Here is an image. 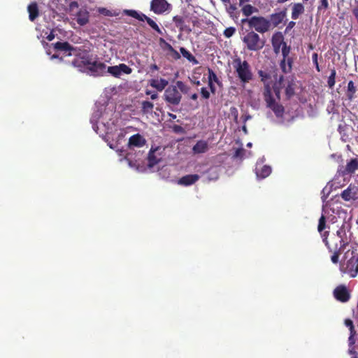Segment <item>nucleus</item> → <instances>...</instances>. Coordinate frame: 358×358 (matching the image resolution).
Listing matches in <instances>:
<instances>
[{
	"label": "nucleus",
	"instance_id": "nucleus-25",
	"mask_svg": "<svg viewBox=\"0 0 358 358\" xmlns=\"http://www.w3.org/2000/svg\"><path fill=\"white\" fill-rule=\"evenodd\" d=\"M286 44L284 41L283 37L282 35L276 36L274 35L272 38V45L273 48L274 52L277 54L280 52V49Z\"/></svg>",
	"mask_w": 358,
	"mask_h": 358
},
{
	"label": "nucleus",
	"instance_id": "nucleus-44",
	"mask_svg": "<svg viewBox=\"0 0 358 358\" xmlns=\"http://www.w3.org/2000/svg\"><path fill=\"white\" fill-rule=\"evenodd\" d=\"M290 50H291V48L290 46H288L286 44H284V45L282 47V59H287L288 57V55L290 52Z\"/></svg>",
	"mask_w": 358,
	"mask_h": 358
},
{
	"label": "nucleus",
	"instance_id": "nucleus-9",
	"mask_svg": "<svg viewBox=\"0 0 358 358\" xmlns=\"http://www.w3.org/2000/svg\"><path fill=\"white\" fill-rule=\"evenodd\" d=\"M164 151V148L157 146L156 148L152 147L149 151L148 155V166L149 167H153L159 163L162 158V153Z\"/></svg>",
	"mask_w": 358,
	"mask_h": 358
},
{
	"label": "nucleus",
	"instance_id": "nucleus-8",
	"mask_svg": "<svg viewBox=\"0 0 358 358\" xmlns=\"http://www.w3.org/2000/svg\"><path fill=\"white\" fill-rule=\"evenodd\" d=\"M93 55L85 52L79 56L78 58L75 59L72 62V65L78 69L80 71L83 72L94 61Z\"/></svg>",
	"mask_w": 358,
	"mask_h": 358
},
{
	"label": "nucleus",
	"instance_id": "nucleus-51",
	"mask_svg": "<svg viewBox=\"0 0 358 358\" xmlns=\"http://www.w3.org/2000/svg\"><path fill=\"white\" fill-rule=\"evenodd\" d=\"M236 9L237 8L235 4H229V7L227 8V11L232 17Z\"/></svg>",
	"mask_w": 358,
	"mask_h": 358
},
{
	"label": "nucleus",
	"instance_id": "nucleus-61",
	"mask_svg": "<svg viewBox=\"0 0 358 358\" xmlns=\"http://www.w3.org/2000/svg\"><path fill=\"white\" fill-rule=\"evenodd\" d=\"M159 66L156 64H152L150 66V69L151 71H158L159 70Z\"/></svg>",
	"mask_w": 358,
	"mask_h": 358
},
{
	"label": "nucleus",
	"instance_id": "nucleus-40",
	"mask_svg": "<svg viewBox=\"0 0 358 358\" xmlns=\"http://www.w3.org/2000/svg\"><path fill=\"white\" fill-rule=\"evenodd\" d=\"M107 72L116 78H118L120 76L119 65L108 66V69H107Z\"/></svg>",
	"mask_w": 358,
	"mask_h": 358
},
{
	"label": "nucleus",
	"instance_id": "nucleus-64",
	"mask_svg": "<svg viewBox=\"0 0 358 358\" xmlns=\"http://www.w3.org/2000/svg\"><path fill=\"white\" fill-rule=\"evenodd\" d=\"M190 99L194 100V101H196L198 99V94L196 93H194L192 94L191 96H190Z\"/></svg>",
	"mask_w": 358,
	"mask_h": 358
},
{
	"label": "nucleus",
	"instance_id": "nucleus-42",
	"mask_svg": "<svg viewBox=\"0 0 358 358\" xmlns=\"http://www.w3.org/2000/svg\"><path fill=\"white\" fill-rule=\"evenodd\" d=\"M325 227H326V218L324 215H322V216L320 217V218L319 220V223H318V227H317L318 231L320 233H322V231L325 229ZM322 234H321V235Z\"/></svg>",
	"mask_w": 358,
	"mask_h": 358
},
{
	"label": "nucleus",
	"instance_id": "nucleus-28",
	"mask_svg": "<svg viewBox=\"0 0 358 358\" xmlns=\"http://www.w3.org/2000/svg\"><path fill=\"white\" fill-rule=\"evenodd\" d=\"M357 92V87L352 80H350L348 83L347 90L345 95L349 101H352L355 99V94Z\"/></svg>",
	"mask_w": 358,
	"mask_h": 358
},
{
	"label": "nucleus",
	"instance_id": "nucleus-47",
	"mask_svg": "<svg viewBox=\"0 0 358 358\" xmlns=\"http://www.w3.org/2000/svg\"><path fill=\"white\" fill-rule=\"evenodd\" d=\"M329 8L328 0H320V5L318 6V10H327Z\"/></svg>",
	"mask_w": 358,
	"mask_h": 358
},
{
	"label": "nucleus",
	"instance_id": "nucleus-6",
	"mask_svg": "<svg viewBox=\"0 0 358 358\" xmlns=\"http://www.w3.org/2000/svg\"><path fill=\"white\" fill-rule=\"evenodd\" d=\"M163 99L170 105L178 106L182 99V94L176 85H171L165 89Z\"/></svg>",
	"mask_w": 358,
	"mask_h": 358
},
{
	"label": "nucleus",
	"instance_id": "nucleus-26",
	"mask_svg": "<svg viewBox=\"0 0 358 358\" xmlns=\"http://www.w3.org/2000/svg\"><path fill=\"white\" fill-rule=\"evenodd\" d=\"M53 46L55 50L63 51L64 52H71L74 50V48L68 42H57L53 44ZM68 55H71V52H69Z\"/></svg>",
	"mask_w": 358,
	"mask_h": 358
},
{
	"label": "nucleus",
	"instance_id": "nucleus-22",
	"mask_svg": "<svg viewBox=\"0 0 358 358\" xmlns=\"http://www.w3.org/2000/svg\"><path fill=\"white\" fill-rule=\"evenodd\" d=\"M257 177L259 178H265L271 173V168L267 165L257 166L255 168Z\"/></svg>",
	"mask_w": 358,
	"mask_h": 358
},
{
	"label": "nucleus",
	"instance_id": "nucleus-58",
	"mask_svg": "<svg viewBox=\"0 0 358 358\" xmlns=\"http://www.w3.org/2000/svg\"><path fill=\"white\" fill-rule=\"evenodd\" d=\"M352 13H353V15H355V18L358 21V0H357V5L353 9Z\"/></svg>",
	"mask_w": 358,
	"mask_h": 358
},
{
	"label": "nucleus",
	"instance_id": "nucleus-13",
	"mask_svg": "<svg viewBox=\"0 0 358 358\" xmlns=\"http://www.w3.org/2000/svg\"><path fill=\"white\" fill-rule=\"evenodd\" d=\"M145 143H146L145 138L143 136H141L140 134H136L131 136L129 138L128 147L129 148H134V147L141 148V147L144 146L145 145Z\"/></svg>",
	"mask_w": 358,
	"mask_h": 358
},
{
	"label": "nucleus",
	"instance_id": "nucleus-12",
	"mask_svg": "<svg viewBox=\"0 0 358 358\" xmlns=\"http://www.w3.org/2000/svg\"><path fill=\"white\" fill-rule=\"evenodd\" d=\"M346 272L351 278H355L358 273V255L352 257L347 262Z\"/></svg>",
	"mask_w": 358,
	"mask_h": 358
},
{
	"label": "nucleus",
	"instance_id": "nucleus-54",
	"mask_svg": "<svg viewBox=\"0 0 358 358\" xmlns=\"http://www.w3.org/2000/svg\"><path fill=\"white\" fill-rule=\"evenodd\" d=\"M145 94L147 95H150V98L152 100L157 99L158 98V94L156 92H154V93L151 94V92L150 90H147L145 92Z\"/></svg>",
	"mask_w": 358,
	"mask_h": 358
},
{
	"label": "nucleus",
	"instance_id": "nucleus-39",
	"mask_svg": "<svg viewBox=\"0 0 358 358\" xmlns=\"http://www.w3.org/2000/svg\"><path fill=\"white\" fill-rule=\"evenodd\" d=\"M294 85L295 84L293 82H289L285 87V94L288 99L294 94Z\"/></svg>",
	"mask_w": 358,
	"mask_h": 358
},
{
	"label": "nucleus",
	"instance_id": "nucleus-15",
	"mask_svg": "<svg viewBox=\"0 0 358 358\" xmlns=\"http://www.w3.org/2000/svg\"><path fill=\"white\" fill-rule=\"evenodd\" d=\"M198 174H189L182 176L178 180V184L182 186H189L194 184L199 180Z\"/></svg>",
	"mask_w": 358,
	"mask_h": 358
},
{
	"label": "nucleus",
	"instance_id": "nucleus-2",
	"mask_svg": "<svg viewBox=\"0 0 358 358\" xmlns=\"http://www.w3.org/2000/svg\"><path fill=\"white\" fill-rule=\"evenodd\" d=\"M233 68L243 84L249 83L253 78L250 65L246 60L236 57L232 61Z\"/></svg>",
	"mask_w": 358,
	"mask_h": 358
},
{
	"label": "nucleus",
	"instance_id": "nucleus-16",
	"mask_svg": "<svg viewBox=\"0 0 358 358\" xmlns=\"http://www.w3.org/2000/svg\"><path fill=\"white\" fill-rule=\"evenodd\" d=\"M90 13L86 8H80L76 14V22L80 26H84L89 22Z\"/></svg>",
	"mask_w": 358,
	"mask_h": 358
},
{
	"label": "nucleus",
	"instance_id": "nucleus-18",
	"mask_svg": "<svg viewBox=\"0 0 358 358\" xmlns=\"http://www.w3.org/2000/svg\"><path fill=\"white\" fill-rule=\"evenodd\" d=\"M173 21L180 31H184L187 34L192 32V29L185 24V20L182 17L179 15L174 16Z\"/></svg>",
	"mask_w": 358,
	"mask_h": 358
},
{
	"label": "nucleus",
	"instance_id": "nucleus-1",
	"mask_svg": "<svg viewBox=\"0 0 358 358\" xmlns=\"http://www.w3.org/2000/svg\"><path fill=\"white\" fill-rule=\"evenodd\" d=\"M329 231H324L322 234L323 242L329 250H344L348 246L349 242L343 228L339 229L336 234H332L329 237Z\"/></svg>",
	"mask_w": 358,
	"mask_h": 358
},
{
	"label": "nucleus",
	"instance_id": "nucleus-27",
	"mask_svg": "<svg viewBox=\"0 0 358 358\" xmlns=\"http://www.w3.org/2000/svg\"><path fill=\"white\" fill-rule=\"evenodd\" d=\"M304 6L301 3H294L292 8V18L297 20L304 13Z\"/></svg>",
	"mask_w": 358,
	"mask_h": 358
},
{
	"label": "nucleus",
	"instance_id": "nucleus-55",
	"mask_svg": "<svg viewBox=\"0 0 358 358\" xmlns=\"http://www.w3.org/2000/svg\"><path fill=\"white\" fill-rule=\"evenodd\" d=\"M231 114L234 115V120L236 122L238 119V110L235 107H231Z\"/></svg>",
	"mask_w": 358,
	"mask_h": 358
},
{
	"label": "nucleus",
	"instance_id": "nucleus-48",
	"mask_svg": "<svg viewBox=\"0 0 358 358\" xmlns=\"http://www.w3.org/2000/svg\"><path fill=\"white\" fill-rule=\"evenodd\" d=\"M345 324L346 327H349V329H350V332L356 331L355 329V327H354L353 322H352V321L350 319H346L345 320Z\"/></svg>",
	"mask_w": 358,
	"mask_h": 358
},
{
	"label": "nucleus",
	"instance_id": "nucleus-21",
	"mask_svg": "<svg viewBox=\"0 0 358 358\" xmlns=\"http://www.w3.org/2000/svg\"><path fill=\"white\" fill-rule=\"evenodd\" d=\"M169 82L164 78L160 79H151L150 80V85L152 87L156 89L159 92L164 90L168 85Z\"/></svg>",
	"mask_w": 358,
	"mask_h": 358
},
{
	"label": "nucleus",
	"instance_id": "nucleus-46",
	"mask_svg": "<svg viewBox=\"0 0 358 358\" xmlns=\"http://www.w3.org/2000/svg\"><path fill=\"white\" fill-rule=\"evenodd\" d=\"M235 32H236V29L233 27H230L227 28L224 31V36L226 38H230L235 34Z\"/></svg>",
	"mask_w": 358,
	"mask_h": 358
},
{
	"label": "nucleus",
	"instance_id": "nucleus-60",
	"mask_svg": "<svg viewBox=\"0 0 358 358\" xmlns=\"http://www.w3.org/2000/svg\"><path fill=\"white\" fill-rule=\"evenodd\" d=\"M192 22L194 27H199L200 22L196 17H194Z\"/></svg>",
	"mask_w": 358,
	"mask_h": 358
},
{
	"label": "nucleus",
	"instance_id": "nucleus-57",
	"mask_svg": "<svg viewBox=\"0 0 358 358\" xmlns=\"http://www.w3.org/2000/svg\"><path fill=\"white\" fill-rule=\"evenodd\" d=\"M55 37L54 31H51L50 33L46 36V39L49 41H52Z\"/></svg>",
	"mask_w": 358,
	"mask_h": 358
},
{
	"label": "nucleus",
	"instance_id": "nucleus-30",
	"mask_svg": "<svg viewBox=\"0 0 358 358\" xmlns=\"http://www.w3.org/2000/svg\"><path fill=\"white\" fill-rule=\"evenodd\" d=\"M146 21L149 26L155 31H157L159 34H162V29L159 27L157 24L152 20L150 17H148L145 14L143 15L141 22Z\"/></svg>",
	"mask_w": 358,
	"mask_h": 358
},
{
	"label": "nucleus",
	"instance_id": "nucleus-34",
	"mask_svg": "<svg viewBox=\"0 0 358 358\" xmlns=\"http://www.w3.org/2000/svg\"><path fill=\"white\" fill-rule=\"evenodd\" d=\"M259 76L261 78V81H262L264 84V92H266V87L268 86V87H271L268 80L271 79V75L265 72L262 70L259 71L258 72Z\"/></svg>",
	"mask_w": 358,
	"mask_h": 358
},
{
	"label": "nucleus",
	"instance_id": "nucleus-11",
	"mask_svg": "<svg viewBox=\"0 0 358 358\" xmlns=\"http://www.w3.org/2000/svg\"><path fill=\"white\" fill-rule=\"evenodd\" d=\"M170 4L166 0H152L150 10L155 14H162L170 8Z\"/></svg>",
	"mask_w": 358,
	"mask_h": 358
},
{
	"label": "nucleus",
	"instance_id": "nucleus-45",
	"mask_svg": "<svg viewBox=\"0 0 358 358\" xmlns=\"http://www.w3.org/2000/svg\"><path fill=\"white\" fill-rule=\"evenodd\" d=\"M208 82L214 83L218 78L215 73L211 69L208 68Z\"/></svg>",
	"mask_w": 358,
	"mask_h": 358
},
{
	"label": "nucleus",
	"instance_id": "nucleus-29",
	"mask_svg": "<svg viewBox=\"0 0 358 358\" xmlns=\"http://www.w3.org/2000/svg\"><path fill=\"white\" fill-rule=\"evenodd\" d=\"M293 60L292 58L287 59H282L280 63L281 70L285 73H289L292 71Z\"/></svg>",
	"mask_w": 358,
	"mask_h": 358
},
{
	"label": "nucleus",
	"instance_id": "nucleus-53",
	"mask_svg": "<svg viewBox=\"0 0 358 358\" xmlns=\"http://www.w3.org/2000/svg\"><path fill=\"white\" fill-rule=\"evenodd\" d=\"M273 91L275 94L278 100L280 99V87H278L276 84L273 86Z\"/></svg>",
	"mask_w": 358,
	"mask_h": 358
},
{
	"label": "nucleus",
	"instance_id": "nucleus-35",
	"mask_svg": "<svg viewBox=\"0 0 358 358\" xmlns=\"http://www.w3.org/2000/svg\"><path fill=\"white\" fill-rule=\"evenodd\" d=\"M241 10H242L243 14L245 17H248V16L252 15L254 12L257 11V9L250 4H246L243 6Z\"/></svg>",
	"mask_w": 358,
	"mask_h": 358
},
{
	"label": "nucleus",
	"instance_id": "nucleus-24",
	"mask_svg": "<svg viewBox=\"0 0 358 358\" xmlns=\"http://www.w3.org/2000/svg\"><path fill=\"white\" fill-rule=\"evenodd\" d=\"M341 197L345 201L355 200L357 199V192L355 187L350 185L341 193Z\"/></svg>",
	"mask_w": 358,
	"mask_h": 358
},
{
	"label": "nucleus",
	"instance_id": "nucleus-49",
	"mask_svg": "<svg viewBox=\"0 0 358 358\" xmlns=\"http://www.w3.org/2000/svg\"><path fill=\"white\" fill-rule=\"evenodd\" d=\"M201 95L203 99H208L210 94V92L206 87H202L201 89Z\"/></svg>",
	"mask_w": 358,
	"mask_h": 358
},
{
	"label": "nucleus",
	"instance_id": "nucleus-5",
	"mask_svg": "<svg viewBox=\"0 0 358 358\" xmlns=\"http://www.w3.org/2000/svg\"><path fill=\"white\" fill-rule=\"evenodd\" d=\"M264 99L266 103V106L271 109L277 117H282L285 108L282 104L276 103L271 92V88L268 86L266 87V92H264Z\"/></svg>",
	"mask_w": 358,
	"mask_h": 358
},
{
	"label": "nucleus",
	"instance_id": "nucleus-37",
	"mask_svg": "<svg viewBox=\"0 0 358 358\" xmlns=\"http://www.w3.org/2000/svg\"><path fill=\"white\" fill-rule=\"evenodd\" d=\"M124 13H125L127 15L132 17L139 21H141L142 17L143 16V13H138L136 10H124Z\"/></svg>",
	"mask_w": 358,
	"mask_h": 358
},
{
	"label": "nucleus",
	"instance_id": "nucleus-4",
	"mask_svg": "<svg viewBox=\"0 0 358 358\" xmlns=\"http://www.w3.org/2000/svg\"><path fill=\"white\" fill-rule=\"evenodd\" d=\"M241 23H247L250 28L254 29L257 32L264 34L271 29L269 20L262 16H253L250 18H243Z\"/></svg>",
	"mask_w": 358,
	"mask_h": 358
},
{
	"label": "nucleus",
	"instance_id": "nucleus-63",
	"mask_svg": "<svg viewBox=\"0 0 358 358\" xmlns=\"http://www.w3.org/2000/svg\"><path fill=\"white\" fill-rule=\"evenodd\" d=\"M348 352L350 355H357V352H356V351L355 350V348L353 346L350 347V348L348 350Z\"/></svg>",
	"mask_w": 358,
	"mask_h": 358
},
{
	"label": "nucleus",
	"instance_id": "nucleus-10",
	"mask_svg": "<svg viewBox=\"0 0 358 358\" xmlns=\"http://www.w3.org/2000/svg\"><path fill=\"white\" fill-rule=\"evenodd\" d=\"M334 296L337 301L342 303H345L350 299V294L344 285H340L334 289Z\"/></svg>",
	"mask_w": 358,
	"mask_h": 358
},
{
	"label": "nucleus",
	"instance_id": "nucleus-52",
	"mask_svg": "<svg viewBox=\"0 0 358 358\" xmlns=\"http://www.w3.org/2000/svg\"><path fill=\"white\" fill-rule=\"evenodd\" d=\"M356 335V331L355 332H350V337L348 338V342H349V346L351 347V346H353L355 343V336Z\"/></svg>",
	"mask_w": 358,
	"mask_h": 358
},
{
	"label": "nucleus",
	"instance_id": "nucleus-31",
	"mask_svg": "<svg viewBox=\"0 0 358 358\" xmlns=\"http://www.w3.org/2000/svg\"><path fill=\"white\" fill-rule=\"evenodd\" d=\"M146 21L149 26L155 31H157L159 34H162V29L159 27L157 24L152 20L150 17H148L145 14L143 15L141 22Z\"/></svg>",
	"mask_w": 358,
	"mask_h": 358
},
{
	"label": "nucleus",
	"instance_id": "nucleus-62",
	"mask_svg": "<svg viewBox=\"0 0 358 358\" xmlns=\"http://www.w3.org/2000/svg\"><path fill=\"white\" fill-rule=\"evenodd\" d=\"M241 118L243 119V122H246V121H248V120L251 119V118H252V117H251V115H250L246 114V115H243V116L241 117Z\"/></svg>",
	"mask_w": 358,
	"mask_h": 358
},
{
	"label": "nucleus",
	"instance_id": "nucleus-41",
	"mask_svg": "<svg viewBox=\"0 0 358 358\" xmlns=\"http://www.w3.org/2000/svg\"><path fill=\"white\" fill-rule=\"evenodd\" d=\"M330 252H332L333 255L331 257V260L334 264H337L338 262L339 257L341 255L343 250H329Z\"/></svg>",
	"mask_w": 358,
	"mask_h": 358
},
{
	"label": "nucleus",
	"instance_id": "nucleus-43",
	"mask_svg": "<svg viewBox=\"0 0 358 358\" xmlns=\"http://www.w3.org/2000/svg\"><path fill=\"white\" fill-rule=\"evenodd\" d=\"M119 69L120 71V75L122 73L130 74L132 72V69L125 64H119Z\"/></svg>",
	"mask_w": 358,
	"mask_h": 358
},
{
	"label": "nucleus",
	"instance_id": "nucleus-17",
	"mask_svg": "<svg viewBox=\"0 0 358 358\" xmlns=\"http://www.w3.org/2000/svg\"><path fill=\"white\" fill-rule=\"evenodd\" d=\"M286 16V13L285 11H280L279 13H275L271 14L270 15V23L271 27H278L285 19Z\"/></svg>",
	"mask_w": 358,
	"mask_h": 358
},
{
	"label": "nucleus",
	"instance_id": "nucleus-56",
	"mask_svg": "<svg viewBox=\"0 0 358 358\" xmlns=\"http://www.w3.org/2000/svg\"><path fill=\"white\" fill-rule=\"evenodd\" d=\"M208 87L210 88V92L213 93V94H215V91H216V88H215V86L214 85V83H212V82H208Z\"/></svg>",
	"mask_w": 358,
	"mask_h": 358
},
{
	"label": "nucleus",
	"instance_id": "nucleus-14",
	"mask_svg": "<svg viewBox=\"0 0 358 358\" xmlns=\"http://www.w3.org/2000/svg\"><path fill=\"white\" fill-rule=\"evenodd\" d=\"M159 41L162 48L169 52V55L172 57V59H173L174 60H178L180 59L181 56L180 53L177 50H176L172 47V45L167 43L163 38H160Z\"/></svg>",
	"mask_w": 358,
	"mask_h": 358
},
{
	"label": "nucleus",
	"instance_id": "nucleus-23",
	"mask_svg": "<svg viewBox=\"0 0 358 358\" xmlns=\"http://www.w3.org/2000/svg\"><path fill=\"white\" fill-rule=\"evenodd\" d=\"M27 10L29 19L31 22H34L39 15L38 4L36 2L31 3L27 7Z\"/></svg>",
	"mask_w": 358,
	"mask_h": 358
},
{
	"label": "nucleus",
	"instance_id": "nucleus-7",
	"mask_svg": "<svg viewBox=\"0 0 358 358\" xmlns=\"http://www.w3.org/2000/svg\"><path fill=\"white\" fill-rule=\"evenodd\" d=\"M106 66L104 63L94 59L86 69L83 70V72L90 76L97 77L103 76L106 72Z\"/></svg>",
	"mask_w": 358,
	"mask_h": 358
},
{
	"label": "nucleus",
	"instance_id": "nucleus-50",
	"mask_svg": "<svg viewBox=\"0 0 358 358\" xmlns=\"http://www.w3.org/2000/svg\"><path fill=\"white\" fill-rule=\"evenodd\" d=\"M317 58H318L317 54V53H313V55H312L313 62V64L315 66L316 70L318 72H320V66H319V64H318Z\"/></svg>",
	"mask_w": 358,
	"mask_h": 358
},
{
	"label": "nucleus",
	"instance_id": "nucleus-36",
	"mask_svg": "<svg viewBox=\"0 0 358 358\" xmlns=\"http://www.w3.org/2000/svg\"><path fill=\"white\" fill-rule=\"evenodd\" d=\"M177 89L180 90V92L183 93L185 94H187L190 90V87L186 85L185 83L180 80H178L176 82Z\"/></svg>",
	"mask_w": 358,
	"mask_h": 358
},
{
	"label": "nucleus",
	"instance_id": "nucleus-38",
	"mask_svg": "<svg viewBox=\"0 0 358 358\" xmlns=\"http://www.w3.org/2000/svg\"><path fill=\"white\" fill-rule=\"evenodd\" d=\"M336 76V71L335 69H332L331 70V73H330V75L328 78V80H327L328 87L330 89H332L335 85Z\"/></svg>",
	"mask_w": 358,
	"mask_h": 358
},
{
	"label": "nucleus",
	"instance_id": "nucleus-33",
	"mask_svg": "<svg viewBox=\"0 0 358 358\" xmlns=\"http://www.w3.org/2000/svg\"><path fill=\"white\" fill-rule=\"evenodd\" d=\"M180 53L182 54V55L186 58L189 62H192V64H199V62L198 60L195 58V57L194 55H192V53H190L189 51H188L187 49H185V48L183 47H181L180 48Z\"/></svg>",
	"mask_w": 358,
	"mask_h": 358
},
{
	"label": "nucleus",
	"instance_id": "nucleus-3",
	"mask_svg": "<svg viewBox=\"0 0 358 358\" xmlns=\"http://www.w3.org/2000/svg\"><path fill=\"white\" fill-rule=\"evenodd\" d=\"M243 43L247 50L258 52L265 45V40L260 38L259 34L254 31H248L243 37Z\"/></svg>",
	"mask_w": 358,
	"mask_h": 358
},
{
	"label": "nucleus",
	"instance_id": "nucleus-20",
	"mask_svg": "<svg viewBox=\"0 0 358 358\" xmlns=\"http://www.w3.org/2000/svg\"><path fill=\"white\" fill-rule=\"evenodd\" d=\"M208 150V143L204 140H200L192 148L194 154H203Z\"/></svg>",
	"mask_w": 358,
	"mask_h": 358
},
{
	"label": "nucleus",
	"instance_id": "nucleus-32",
	"mask_svg": "<svg viewBox=\"0 0 358 358\" xmlns=\"http://www.w3.org/2000/svg\"><path fill=\"white\" fill-rule=\"evenodd\" d=\"M154 104L148 101L141 103V113L144 115L151 114L153 112Z\"/></svg>",
	"mask_w": 358,
	"mask_h": 358
},
{
	"label": "nucleus",
	"instance_id": "nucleus-59",
	"mask_svg": "<svg viewBox=\"0 0 358 358\" xmlns=\"http://www.w3.org/2000/svg\"><path fill=\"white\" fill-rule=\"evenodd\" d=\"M295 24H296L295 22H294V21L289 22L286 27V31L292 29L295 26Z\"/></svg>",
	"mask_w": 358,
	"mask_h": 358
},
{
	"label": "nucleus",
	"instance_id": "nucleus-19",
	"mask_svg": "<svg viewBox=\"0 0 358 358\" xmlns=\"http://www.w3.org/2000/svg\"><path fill=\"white\" fill-rule=\"evenodd\" d=\"M357 170H358V159L357 158H353L347 163L343 171H342V173L343 175L352 174Z\"/></svg>",
	"mask_w": 358,
	"mask_h": 358
}]
</instances>
